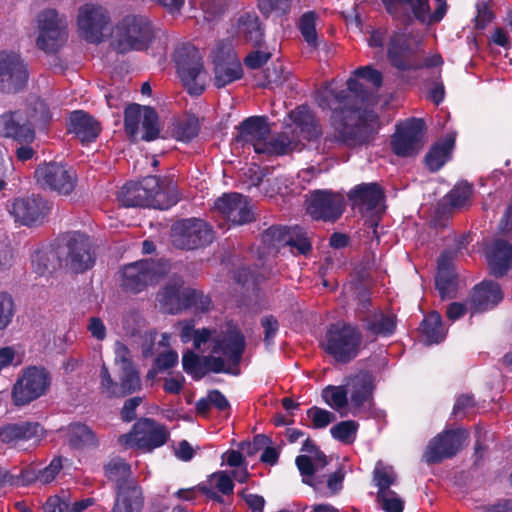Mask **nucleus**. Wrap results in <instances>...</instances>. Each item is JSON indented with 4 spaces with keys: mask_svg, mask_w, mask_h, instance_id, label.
<instances>
[{
    "mask_svg": "<svg viewBox=\"0 0 512 512\" xmlns=\"http://www.w3.org/2000/svg\"><path fill=\"white\" fill-rule=\"evenodd\" d=\"M357 78L365 79L375 88L382 84L381 72L371 66H364L354 71V77L347 80L346 89L338 90L331 83L316 93L318 105L332 111L333 132L325 136L323 149L340 144L356 145L364 141L367 134L374 129L377 116L373 111L362 108L368 91Z\"/></svg>",
    "mask_w": 512,
    "mask_h": 512,
    "instance_id": "f257e3e1",
    "label": "nucleus"
},
{
    "mask_svg": "<svg viewBox=\"0 0 512 512\" xmlns=\"http://www.w3.org/2000/svg\"><path fill=\"white\" fill-rule=\"evenodd\" d=\"M235 143L241 147H252L257 154L281 156L300 148L301 140H316L321 128L315 115L306 106L292 110L285 121L284 130L274 136L266 117L251 116L237 127Z\"/></svg>",
    "mask_w": 512,
    "mask_h": 512,
    "instance_id": "f03ea898",
    "label": "nucleus"
},
{
    "mask_svg": "<svg viewBox=\"0 0 512 512\" xmlns=\"http://www.w3.org/2000/svg\"><path fill=\"white\" fill-rule=\"evenodd\" d=\"M245 338L233 323H227L215 333L212 344L205 346L210 354L199 357L187 350L182 357L183 369L195 379L208 372L238 374L236 370L245 349Z\"/></svg>",
    "mask_w": 512,
    "mask_h": 512,
    "instance_id": "7ed1b4c3",
    "label": "nucleus"
},
{
    "mask_svg": "<svg viewBox=\"0 0 512 512\" xmlns=\"http://www.w3.org/2000/svg\"><path fill=\"white\" fill-rule=\"evenodd\" d=\"M374 377L366 371L348 376L343 385H329L322 391L326 404L339 412L341 416L349 413L359 415L370 407L374 391Z\"/></svg>",
    "mask_w": 512,
    "mask_h": 512,
    "instance_id": "20e7f679",
    "label": "nucleus"
},
{
    "mask_svg": "<svg viewBox=\"0 0 512 512\" xmlns=\"http://www.w3.org/2000/svg\"><path fill=\"white\" fill-rule=\"evenodd\" d=\"M154 28L145 16L128 15L115 26L112 48L121 54L148 49L154 39Z\"/></svg>",
    "mask_w": 512,
    "mask_h": 512,
    "instance_id": "39448f33",
    "label": "nucleus"
},
{
    "mask_svg": "<svg viewBox=\"0 0 512 512\" xmlns=\"http://www.w3.org/2000/svg\"><path fill=\"white\" fill-rule=\"evenodd\" d=\"M164 198L156 176L146 177L141 182L127 183L118 193V200L125 207H153L166 210L178 201L175 195H169L165 200Z\"/></svg>",
    "mask_w": 512,
    "mask_h": 512,
    "instance_id": "423d86ee",
    "label": "nucleus"
},
{
    "mask_svg": "<svg viewBox=\"0 0 512 512\" xmlns=\"http://www.w3.org/2000/svg\"><path fill=\"white\" fill-rule=\"evenodd\" d=\"M387 12L403 23L414 19L430 26L440 22L447 13L446 0H435V10L431 12L429 0H382Z\"/></svg>",
    "mask_w": 512,
    "mask_h": 512,
    "instance_id": "0eeeda50",
    "label": "nucleus"
},
{
    "mask_svg": "<svg viewBox=\"0 0 512 512\" xmlns=\"http://www.w3.org/2000/svg\"><path fill=\"white\" fill-rule=\"evenodd\" d=\"M56 256L59 264L74 273L91 269L96 261L95 247L90 238L82 233L69 234L59 245Z\"/></svg>",
    "mask_w": 512,
    "mask_h": 512,
    "instance_id": "6e6552de",
    "label": "nucleus"
},
{
    "mask_svg": "<svg viewBox=\"0 0 512 512\" xmlns=\"http://www.w3.org/2000/svg\"><path fill=\"white\" fill-rule=\"evenodd\" d=\"M361 341L362 335L355 326L338 322L328 328L322 347L335 361L345 364L358 355Z\"/></svg>",
    "mask_w": 512,
    "mask_h": 512,
    "instance_id": "1a4fd4ad",
    "label": "nucleus"
},
{
    "mask_svg": "<svg viewBox=\"0 0 512 512\" xmlns=\"http://www.w3.org/2000/svg\"><path fill=\"white\" fill-rule=\"evenodd\" d=\"M175 64L178 77L190 95L203 93L207 81L202 58L198 49L191 44H183L175 50Z\"/></svg>",
    "mask_w": 512,
    "mask_h": 512,
    "instance_id": "9d476101",
    "label": "nucleus"
},
{
    "mask_svg": "<svg viewBox=\"0 0 512 512\" xmlns=\"http://www.w3.org/2000/svg\"><path fill=\"white\" fill-rule=\"evenodd\" d=\"M169 438L166 427L152 419L138 420L127 434L119 437L121 445L127 448H136L143 452H151L163 446Z\"/></svg>",
    "mask_w": 512,
    "mask_h": 512,
    "instance_id": "9b49d317",
    "label": "nucleus"
},
{
    "mask_svg": "<svg viewBox=\"0 0 512 512\" xmlns=\"http://www.w3.org/2000/svg\"><path fill=\"white\" fill-rule=\"evenodd\" d=\"M167 269V263L147 259L127 264L121 270V286L126 291L141 292L158 282Z\"/></svg>",
    "mask_w": 512,
    "mask_h": 512,
    "instance_id": "f8f14e48",
    "label": "nucleus"
},
{
    "mask_svg": "<svg viewBox=\"0 0 512 512\" xmlns=\"http://www.w3.org/2000/svg\"><path fill=\"white\" fill-rule=\"evenodd\" d=\"M49 372L41 366H28L18 376L12 390L16 405H26L42 395L50 386Z\"/></svg>",
    "mask_w": 512,
    "mask_h": 512,
    "instance_id": "ddd939ff",
    "label": "nucleus"
},
{
    "mask_svg": "<svg viewBox=\"0 0 512 512\" xmlns=\"http://www.w3.org/2000/svg\"><path fill=\"white\" fill-rule=\"evenodd\" d=\"M38 36L36 44L39 49L56 52L67 39V21L55 9H45L36 18Z\"/></svg>",
    "mask_w": 512,
    "mask_h": 512,
    "instance_id": "4468645a",
    "label": "nucleus"
},
{
    "mask_svg": "<svg viewBox=\"0 0 512 512\" xmlns=\"http://www.w3.org/2000/svg\"><path fill=\"white\" fill-rule=\"evenodd\" d=\"M34 177L40 187L63 196L70 195L77 185L75 170L58 162L39 165L34 172Z\"/></svg>",
    "mask_w": 512,
    "mask_h": 512,
    "instance_id": "2eb2a0df",
    "label": "nucleus"
},
{
    "mask_svg": "<svg viewBox=\"0 0 512 512\" xmlns=\"http://www.w3.org/2000/svg\"><path fill=\"white\" fill-rule=\"evenodd\" d=\"M171 238L176 248L192 250L211 243L213 231L205 221L190 218L178 221L172 226Z\"/></svg>",
    "mask_w": 512,
    "mask_h": 512,
    "instance_id": "dca6fc26",
    "label": "nucleus"
},
{
    "mask_svg": "<svg viewBox=\"0 0 512 512\" xmlns=\"http://www.w3.org/2000/svg\"><path fill=\"white\" fill-rule=\"evenodd\" d=\"M262 240L267 248L276 251L289 247L291 253L307 255L312 248L306 231L298 226L291 228L272 226L263 233Z\"/></svg>",
    "mask_w": 512,
    "mask_h": 512,
    "instance_id": "f3484780",
    "label": "nucleus"
},
{
    "mask_svg": "<svg viewBox=\"0 0 512 512\" xmlns=\"http://www.w3.org/2000/svg\"><path fill=\"white\" fill-rule=\"evenodd\" d=\"M424 129L425 123L419 118H412L397 125L391 139L394 154L400 157L417 155L424 145Z\"/></svg>",
    "mask_w": 512,
    "mask_h": 512,
    "instance_id": "a211bd4d",
    "label": "nucleus"
},
{
    "mask_svg": "<svg viewBox=\"0 0 512 512\" xmlns=\"http://www.w3.org/2000/svg\"><path fill=\"white\" fill-rule=\"evenodd\" d=\"M140 123L144 131L142 140L152 141L159 136L160 127L156 111L149 106L129 105L124 112V125L126 133L133 141L138 138Z\"/></svg>",
    "mask_w": 512,
    "mask_h": 512,
    "instance_id": "6ab92c4d",
    "label": "nucleus"
},
{
    "mask_svg": "<svg viewBox=\"0 0 512 512\" xmlns=\"http://www.w3.org/2000/svg\"><path fill=\"white\" fill-rule=\"evenodd\" d=\"M43 433L42 426L36 422L9 423L0 428V441L11 448L27 450L41 440Z\"/></svg>",
    "mask_w": 512,
    "mask_h": 512,
    "instance_id": "aec40b11",
    "label": "nucleus"
},
{
    "mask_svg": "<svg viewBox=\"0 0 512 512\" xmlns=\"http://www.w3.org/2000/svg\"><path fill=\"white\" fill-rule=\"evenodd\" d=\"M345 208L344 196L330 190H316L310 194L308 214L315 220L335 221Z\"/></svg>",
    "mask_w": 512,
    "mask_h": 512,
    "instance_id": "412c9836",
    "label": "nucleus"
},
{
    "mask_svg": "<svg viewBox=\"0 0 512 512\" xmlns=\"http://www.w3.org/2000/svg\"><path fill=\"white\" fill-rule=\"evenodd\" d=\"M109 22L108 12L101 6L86 4L79 9L77 24L80 34L91 43L102 41L103 31Z\"/></svg>",
    "mask_w": 512,
    "mask_h": 512,
    "instance_id": "4be33fe9",
    "label": "nucleus"
},
{
    "mask_svg": "<svg viewBox=\"0 0 512 512\" xmlns=\"http://www.w3.org/2000/svg\"><path fill=\"white\" fill-rule=\"evenodd\" d=\"M467 438L465 430H448L434 437L427 445L423 455L427 463H439L445 458L453 457L463 446Z\"/></svg>",
    "mask_w": 512,
    "mask_h": 512,
    "instance_id": "5701e85b",
    "label": "nucleus"
},
{
    "mask_svg": "<svg viewBox=\"0 0 512 512\" xmlns=\"http://www.w3.org/2000/svg\"><path fill=\"white\" fill-rule=\"evenodd\" d=\"M214 209L233 225H243L254 219L249 198L236 192L219 197L214 203Z\"/></svg>",
    "mask_w": 512,
    "mask_h": 512,
    "instance_id": "b1692460",
    "label": "nucleus"
},
{
    "mask_svg": "<svg viewBox=\"0 0 512 512\" xmlns=\"http://www.w3.org/2000/svg\"><path fill=\"white\" fill-rule=\"evenodd\" d=\"M28 81V71L20 56L13 52H0V89L17 92Z\"/></svg>",
    "mask_w": 512,
    "mask_h": 512,
    "instance_id": "393cba45",
    "label": "nucleus"
},
{
    "mask_svg": "<svg viewBox=\"0 0 512 512\" xmlns=\"http://www.w3.org/2000/svg\"><path fill=\"white\" fill-rule=\"evenodd\" d=\"M141 388V380L136 368L120 369L119 383L111 377L105 364L100 369V389L109 398H120Z\"/></svg>",
    "mask_w": 512,
    "mask_h": 512,
    "instance_id": "a878e982",
    "label": "nucleus"
},
{
    "mask_svg": "<svg viewBox=\"0 0 512 512\" xmlns=\"http://www.w3.org/2000/svg\"><path fill=\"white\" fill-rule=\"evenodd\" d=\"M47 200L39 195L16 198L10 207V213L15 220L23 225L30 226L41 222L50 212Z\"/></svg>",
    "mask_w": 512,
    "mask_h": 512,
    "instance_id": "bb28decb",
    "label": "nucleus"
},
{
    "mask_svg": "<svg viewBox=\"0 0 512 512\" xmlns=\"http://www.w3.org/2000/svg\"><path fill=\"white\" fill-rule=\"evenodd\" d=\"M348 197L361 212L379 214L384 211V193L377 183H361L349 192Z\"/></svg>",
    "mask_w": 512,
    "mask_h": 512,
    "instance_id": "cd10ccee",
    "label": "nucleus"
},
{
    "mask_svg": "<svg viewBox=\"0 0 512 512\" xmlns=\"http://www.w3.org/2000/svg\"><path fill=\"white\" fill-rule=\"evenodd\" d=\"M0 135L25 143L33 141L35 137L31 123L20 111L0 116Z\"/></svg>",
    "mask_w": 512,
    "mask_h": 512,
    "instance_id": "c85d7f7f",
    "label": "nucleus"
},
{
    "mask_svg": "<svg viewBox=\"0 0 512 512\" xmlns=\"http://www.w3.org/2000/svg\"><path fill=\"white\" fill-rule=\"evenodd\" d=\"M68 132L81 143H90L97 139L101 132L100 123L88 113L76 110L70 113Z\"/></svg>",
    "mask_w": 512,
    "mask_h": 512,
    "instance_id": "c756f323",
    "label": "nucleus"
},
{
    "mask_svg": "<svg viewBox=\"0 0 512 512\" xmlns=\"http://www.w3.org/2000/svg\"><path fill=\"white\" fill-rule=\"evenodd\" d=\"M436 288L442 299L453 298L457 290V277L452 265V253L445 251L438 260Z\"/></svg>",
    "mask_w": 512,
    "mask_h": 512,
    "instance_id": "7c9ffc66",
    "label": "nucleus"
},
{
    "mask_svg": "<svg viewBox=\"0 0 512 512\" xmlns=\"http://www.w3.org/2000/svg\"><path fill=\"white\" fill-rule=\"evenodd\" d=\"M502 299L503 295L498 283L483 281L475 286L471 296V304L476 312L486 311L494 308Z\"/></svg>",
    "mask_w": 512,
    "mask_h": 512,
    "instance_id": "2f4dec72",
    "label": "nucleus"
},
{
    "mask_svg": "<svg viewBox=\"0 0 512 512\" xmlns=\"http://www.w3.org/2000/svg\"><path fill=\"white\" fill-rule=\"evenodd\" d=\"M488 258L492 274L502 277L512 266V245L503 239L494 241Z\"/></svg>",
    "mask_w": 512,
    "mask_h": 512,
    "instance_id": "473e14b6",
    "label": "nucleus"
},
{
    "mask_svg": "<svg viewBox=\"0 0 512 512\" xmlns=\"http://www.w3.org/2000/svg\"><path fill=\"white\" fill-rule=\"evenodd\" d=\"M144 504L142 489L138 484L123 487L115 492L112 512H141Z\"/></svg>",
    "mask_w": 512,
    "mask_h": 512,
    "instance_id": "72a5a7b5",
    "label": "nucleus"
},
{
    "mask_svg": "<svg viewBox=\"0 0 512 512\" xmlns=\"http://www.w3.org/2000/svg\"><path fill=\"white\" fill-rule=\"evenodd\" d=\"M182 285V279L177 278L158 294V301L166 312L174 314L183 307H187L186 296L184 294L187 289L182 290Z\"/></svg>",
    "mask_w": 512,
    "mask_h": 512,
    "instance_id": "f704fd0d",
    "label": "nucleus"
},
{
    "mask_svg": "<svg viewBox=\"0 0 512 512\" xmlns=\"http://www.w3.org/2000/svg\"><path fill=\"white\" fill-rule=\"evenodd\" d=\"M234 34L245 42L259 45L262 40V29L258 17L254 13H243L233 26Z\"/></svg>",
    "mask_w": 512,
    "mask_h": 512,
    "instance_id": "c9c22d12",
    "label": "nucleus"
},
{
    "mask_svg": "<svg viewBox=\"0 0 512 512\" xmlns=\"http://www.w3.org/2000/svg\"><path fill=\"white\" fill-rule=\"evenodd\" d=\"M411 54V48L408 38L405 34L394 33L389 41L387 56L391 64L399 70L411 68L408 57Z\"/></svg>",
    "mask_w": 512,
    "mask_h": 512,
    "instance_id": "e433bc0d",
    "label": "nucleus"
},
{
    "mask_svg": "<svg viewBox=\"0 0 512 512\" xmlns=\"http://www.w3.org/2000/svg\"><path fill=\"white\" fill-rule=\"evenodd\" d=\"M446 337V329L442 323L441 315L437 311L429 313L421 324V341L425 345L442 342Z\"/></svg>",
    "mask_w": 512,
    "mask_h": 512,
    "instance_id": "4c0bfd02",
    "label": "nucleus"
},
{
    "mask_svg": "<svg viewBox=\"0 0 512 512\" xmlns=\"http://www.w3.org/2000/svg\"><path fill=\"white\" fill-rule=\"evenodd\" d=\"M105 470L108 479L114 483L115 492L123 487L138 484L132 476L130 465L120 458L112 459Z\"/></svg>",
    "mask_w": 512,
    "mask_h": 512,
    "instance_id": "58836bf2",
    "label": "nucleus"
},
{
    "mask_svg": "<svg viewBox=\"0 0 512 512\" xmlns=\"http://www.w3.org/2000/svg\"><path fill=\"white\" fill-rule=\"evenodd\" d=\"M219 330H211L203 328L200 330L194 329V322L188 321L181 324V341L188 343L193 340V346L195 349L204 352L205 346L212 344V339L215 333H219Z\"/></svg>",
    "mask_w": 512,
    "mask_h": 512,
    "instance_id": "ea45409f",
    "label": "nucleus"
},
{
    "mask_svg": "<svg viewBox=\"0 0 512 512\" xmlns=\"http://www.w3.org/2000/svg\"><path fill=\"white\" fill-rule=\"evenodd\" d=\"M366 329L374 335H391L396 327V319L392 314H384L382 311L367 313L362 317Z\"/></svg>",
    "mask_w": 512,
    "mask_h": 512,
    "instance_id": "a19ab883",
    "label": "nucleus"
},
{
    "mask_svg": "<svg viewBox=\"0 0 512 512\" xmlns=\"http://www.w3.org/2000/svg\"><path fill=\"white\" fill-rule=\"evenodd\" d=\"M295 462L303 477V482L310 486H315V473L328 464L327 457L322 452H316L313 456L300 455Z\"/></svg>",
    "mask_w": 512,
    "mask_h": 512,
    "instance_id": "79ce46f5",
    "label": "nucleus"
},
{
    "mask_svg": "<svg viewBox=\"0 0 512 512\" xmlns=\"http://www.w3.org/2000/svg\"><path fill=\"white\" fill-rule=\"evenodd\" d=\"M214 71V83L218 88L225 87L243 76L241 62L234 56L228 62L216 63Z\"/></svg>",
    "mask_w": 512,
    "mask_h": 512,
    "instance_id": "37998d69",
    "label": "nucleus"
},
{
    "mask_svg": "<svg viewBox=\"0 0 512 512\" xmlns=\"http://www.w3.org/2000/svg\"><path fill=\"white\" fill-rule=\"evenodd\" d=\"M454 146V138L447 137L436 143L425 157L426 165L431 171L439 170L450 158Z\"/></svg>",
    "mask_w": 512,
    "mask_h": 512,
    "instance_id": "c03bdc74",
    "label": "nucleus"
},
{
    "mask_svg": "<svg viewBox=\"0 0 512 512\" xmlns=\"http://www.w3.org/2000/svg\"><path fill=\"white\" fill-rule=\"evenodd\" d=\"M68 442L75 449L95 447L98 444L95 433L85 424L74 423L68 429Z\"/></svg>",
    "mask_w": 512,
    "mask_h": 512,
    "instance_id": "a18cd8bd",
    "label": "nucleus"
},
{
    "mask_svg": "<svg viewBox=\"0 0 512 512\" xmlns=\"http://www.w3.org/2000/svg\"><path fill=\"white\" fill-rule=\"evenodd\" d=\"M317 15L313 11L304 13L299 20V30L304 41L313 49H317L320 45V40L316 30Z\"/></svg>",
    "mask_w": 512,
    "mask_h": 512,
    "instance_id": "49530a36",
    "label": "nucleus"
},
{
    "mask_svg": "<svg viewBox=\"0 0 512 512\" xmlns=\"http://www.w3.org/2000/svg\"><path fill=\"white\" fill-rule=\"evenodd\" d=\"M473 187L467 182H460L444 198L453 209H461L470 205Z\"/></svg>",
    "mask_w": 512,
    "mask_h": 512,
    "instance_id": "de8ad7c7",
    "label": "nucleus"
},
{
    "mask_svg": "<svg viewBox=\"0 0 512 512\" xmlns=\"http://www.w3.org/2000/svg\"><path fill=\"white\" fill-rule=\"evenodd\" d=\"M199 125L195 118H186L173 124L172 136L182 142H189L198 135Z\"/></svg>",
    "mask_w": 512,
    "mask_h": 512,
    "instance_id": "09e8293b",
    "label": "nucleus"
},
{
    "mask_svg": "<svg viewBox=\"0 0 512 512\" xmlns=\"http://www.w3.org/2000/svg\"><path fill=\"white\" fill-rule=\"evenodd\" d=\"M27 120L33 127L36 123H46L50 119V112L47 104L40 98L33 97L29 100Z\"/></svg>",
    "mask_w": 512,
    "mask_h": 512,
    "instance_id": "8fccbe9b",
    "label": "nucleus"
},
{
    "mask_svg": "<svg viewBox=\"0 0 512 512\" xmlns=\"http://www.w3.org/2000/svg\"><path fill=\"white\" fill-rule=\"evenodd\" d=\"M16 305L13 297L7 292H0V331L6 330L13 322Z\"/></svg>",
    "mask_w": 512,
    "mask_h": 512,
    "instance_id": "3c124183",
    "label": "nucleus"
},
{
    "mask_svg": "<svg viewBox=\"0 0 512 512\" xmlns=\"http://www.w3.org/2000/svg\"><path fill=\"white\" fill-rule=\"evenodd\" d=\"M373 479L378 491L389 490L390 486L396 481V474L391 466L378 461L374 469Z\"/></svg>",
    "mask_w": 512,
    "mask_h": 512,
    "instance_id": "603ef678",
    "label": "nucleus"
},
{
    "mask_svg": "<svg viewBox=\"0 0 512 512\" xmlns=\"http://www.w3.org/2000/svg\"><path fill=\"white\" fill-rule=\"evenodd\" d=\"M358 423L353 420L342 421L330 429L334 439L345 444L353 443L356 438Z\"/></svg>",
    "mask_w": 512,
    "mask_h": 512,
    "instance_id": "864d4df0",
    "label": "nucleus"
},
{
    "mask_svg": "<svg viewBox=\"0 0 512 512\" xmlns=\"http://www.w3.org/2000/svg\"><path fill=\"white\" fill-rule=\"evenodd\" d=\"M307 416L312 421V427L315 429L325 428L336 420L335 414L316 406L307 410Z\"/></svg>",
    "mask_w": 512,
    "mask_h": 512,
    "instance_id": "5fc2aeb1",
    "label": "nucleus"
},
{
    "mask_svg": "<svg viewBox=\"0 0 512 512\" xmlns=\"http://www.w3.org/2000/svg\"><path fill=\"white\" fill-rule=\"evenodd\" d=\"M378 499L381 502L383 510L386 512H402L403 501L402 499L391 489L378 491Z\"/></svg>",
    "mask_w": 512,
    "mask_h": 512,
    "instance_id": "6e6d98bb",
    "label": "nucleus"
},
{
    "mask_svg": "<svg viewBox=\"0 0 512 512\" xmlns=\"http://www.w3.org/2000/svg\"><path fill=\"white\" fill-rule=\"evenodd\" d=\"M292 0H258V7L264 14L284 15L290 11Z\"/></svg>",
    "mask_w": 512,
    "mask_h": 512,
    "instance_id": "4d7b16f0",
    "label": "nucleus"
},
{
    "mask_svg": "<svg viewBox=\"0 0 512 512\" xmlns=\"http://www.w3.org/2000/svg\"><path fill=\"white\" fill-rule=\"evenodd\" d=\"M202 9L204 20L208 23L218 21L225 11L224 5L218 0H207Z\"/></svg>",
    "mask_w": 512,
    "mask_h": 512,
    "instance_id": "13d9d810",
    "label": "nucleus"
},
{
    "mask_svg": "<svg viewBox=\"0 0 512 512\" xmlns=\"http://www.w3.org/2000/svg\"><path fill=\"white\" fill-rule=\"evenodd\" d=\"M115 364L120 365V369L134 368L131 352L128 347L120 341L114 345Z\"/></svg>",
    "mask_w": 512,
    "mask_h": 512,
    "instance_id": "bf43d9fd",
    "label": "nucleus"
},
{
    "mask_svg": "<svg viewBox=\"0 0 512 512\" xmlns=\"http://www.w3.org/2000/svg\"><path fill=\"white\" fill-rule=\"evenodd\" d=\"M62 469V458H54L50 464L42 470L38 471V482L41 484H48L53 481L56 475Z\"/></svg>",
    "mask_w": 512,
    "mask_h": 512,
    "instance_id": "052dcab7",
    "label": "nucleus"
},
{
    "mask_svg": "<svg viewBox=\"0 0 512 512\" xmlns=\"http://www.w3.org/2000/svg\"><path fill=\"white\" fill-rule=\"evenodd\" d=\"M184 294L186 296L187 307L194 306L196 309L201 311H207L209 309L211 300L209 297L204 296L201 292L187 289Z\"/></svg>",
    "mask_w": 512,
    "mask_h": 512,
    "instance_id": "680f3d73",
    "label": "nucleus"
},
{
    "mask_svg": "<svg viewBox=\"0 0 512 512\" xmlns=\"http://www.w3.org/2000/svg\"><path fill=\"white\" fill-rule=\"evenodd\" d=\"M210 484L216 487L223 494H230L233 492L234 484L232 479L227 473L223 471L214 473L211 476Z\"/></svg>",
    "mask_w": 512,
    "mask_h": 512,
    "instance_id": "e2e57ef3",
    "label": "nucleus"
},
{
    "mask_svg": "<svg viewBox=\"0 0 512 512\" xmlns=\"http://www.w3.org/2000/svg\"><path fill=\"white\" fill-rule=\"evenodd\" d=\"M261 324L264 328V342L267 346H270L278 332V321L273 316H266L262 318Z\"/></svg>",
    "mask_w": 512,
    "mask_h": 512,
    "instance_id": "0e129e2a",
    "label": "nucleus"
},
{
    "mask_svg": "<svg viewBox=\"0 0 512 512\" xmlns=\"http://www.w3.org/2000/svg\"><path fill=\"white\" fill-rule=\"evenodd\" d=\"M34 481H38V472L34 470H21L19 474L11 473L10 485L27 486Z\"/></svg>",
    "mask_w": 512,
    "mask_h": 512,
    "instance_id": "69168bd1",
    "label": "nucleus"
},
{
    "mask_svg": "<svg viewBox=\"0 0 512 512\" xmlns=\"http://www.w3.org/2000/svg\"><path fill=\"white\" fill-rule=\"evenodd\" d=\"M50 258L47 253L37 251L32 255V267L33 270L39 274L44 275L47 272H50Z\"/></svg>",
    "mask_w": 512,
    "mask_h": 512,
    "instance_id": "338daca9",
    "label": "nucleus"
},
{
    "mask_svg": "<svg viewBox=\"0 0 512 512\" xmlns=\"http://www.w3.org/2000/svg\"><path fill=\"white\" fill-rule=\"evenodd\" d=\"M21 359L17 357L14 347L5 346L0 348V371L10 365H19Z\"/></svg>",
    "mask_w": 512,
    "mask_h": 512,
    "instance_id": "774afa93",
    "label": "nucleus"
}]
</instances>
